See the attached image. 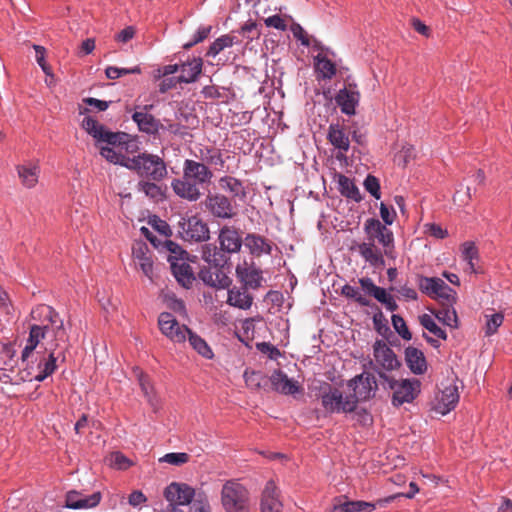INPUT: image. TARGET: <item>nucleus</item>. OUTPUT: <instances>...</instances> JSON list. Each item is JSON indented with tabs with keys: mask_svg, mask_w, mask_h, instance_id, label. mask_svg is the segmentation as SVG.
<instances>
[{
	"mask_svg": "<svg viewBox=\"0 0 512 512\" xmlns=\"http://www.w3.org/2000/svg\"><path fill=\"white\" fill-rule=\"evenodd\" d=\"M181 234L185 240L204 242L210 238V231L206 222L192 216L180 224Z\"/></svg>",
	"mask_w": 512,
	"mask_h": 512,
	"instance_id": "nucleus-16",
	"label": "nucleus"
},
{
	"mask_svg": "<svg viewBox=\"0 0 512 512\" xmlns=\"http://www.w3.org/2000/svg\"><path fill=\"white\" fill-rule=\"evenodd\" d=\"M265 24L268 27H273L278 30H286V23L279 15H273L265 19Z\"/></svg>",
	"mask_w": 512,
	"mask_h": 512,
	"instance_id": "nucleus-64",
	"label": "nucleus"
},
{
	"mask_svg": "<svg viewBox=\"0 0 512 512\" xmlns=\"http://www.w3.org/2000/svg\"><path fill=\"white\" fill-rule=\"evenodd\" d=\"M427 227V233L437 239H443L445 237H447L448 235V232L447 230L443 229L440 225L438 224H428L426 225Z\"/></svg>",
	"mask_w": 512,
	"mask_h": 512,
	"instance_id": "nucleus-63",
	"label": "nucleus"
},
{
	"mask_svg": "<svg viewBox=\"0 0 512 512\" xmlns=\"http://www.w3.org/2000/svg\"><path fill=\"white\" fill-rule=\"evenodd\" d=\"M315 70L323 79H331L336 74L335 64L322 54L315 57Z\"/></svg>",
	"mask_w": 512,
	"mask_h": 512,
	"instance_id": "nucleus-39",
	"label": "nucleus"
},
{
	"mask_svg": "<svg viewBox=\"0 0 512 512\" xmlns=\"http://www.w3.org/2000/svg\"><path fill=\"white\" fill-rule=\"evenodd\" d=\"M157 249L160 252L167 253V260L172 264V262H179L184 259H187L188 253L182 249L180 245L171 241L168 238L163 239L162 241H158Z\"/></svg>",
	"mask_w": 512,
	"mask_h": 512,
	"instance_id": "nucleus-31",
	"label": "nucleus"
},
{
	"mask_svg": "<svg viewBox=\"0 0 512 512\" xmlns=\"http://www.w3.org/2000/svg\"><path fill=\"white\" fill-rule=\"evenodd\" d=\"M158 325L162 334L173 343L185 342L190 331L186 325L180 324L175 316L169 312H163L159 315Z\"/></svg>",
	"mask_w": 512,
	"mask_h": 512,
	"instance_id": "nucleus-10",
	"label": "nucleus"
},
{
	"mask_svg": "<svg viewBox=\"0 0 512 512\" xmlns=\"http://www.w3.org/2000/svg\"><path fill=\"white\" fill-rule=\"evenodd\" d=\"M236 276L247 289H258L263 281L262 271L254 262L244 260L236 266Z\"/></svg>",
	"mask_w": 512,
	"mask_h": 512,
	"instance_id": "nucleus-15",
	"label": "nucleus"
},
{
	"mask_svg": "<svg viewBox=\"0 0 512 512\" xmlns=\"http://www.w3.org/2000/svg\"><path fill=\"white\" fill-rule=\"evenodd\" d=\"M195 157L198 159L197 161H200L207 166L219 165L220 167H223L225 163L220 150L213 147L206 146L199 148V154L195 153Z\"/></svg>",
	"mask_w": 512,
	"mask_h": 512,
	"instance_id": "nucleus-35",
	"label": "nucleus"
},
{
	"mask_svg": "<svg viewBox=\"0 0 512 512\" xmlns=\"http://www.w3.org/2000/svg\"><path fill=\"white\" fill-rule=\"evenodd\" d=\"M220 267L214 266L212 268H202L199 272V278L207 285L216 288L228 287L231 283L230 278L219 269Z\"/></svg>",
	"mask_w": 512,
	"mask_h": 512,
	"instance_id": "nucleus-24",
	"label": "nucleus"
},
{
	"mask_svg": "<svg viewBox=\"0 0 512 512\" xmlns=\"http://www.w3.org/2000/svg\"><path fill=\"white\" fill-rule=\"evenodd\" d=\"M135 33L136 30L133 26H127L115 36V40L118 42L127 43L135 36Z\"/></svg>",
	"mask_w": 512,
	"mask_h": 512,
	"instance_id": "nucleus-62",
	"label": "nucleus"
},
{
	"mask_svg": "<svg viewBox=\"0 0 512 512\" xmlns=\"http://www.w3.org/2000/svg\"><path fill=\"white\" fill-rule=\"evenodd\" d=\"M169 502L166 512H211L208 496L186 483L173 482L164 490Z\"/></svg>",
	"mask_w": 512,
	"mask_h": 512,
	"instance_id": "nucleus-3",
	"label": "nucleus"
},
{
	"mask_svg": "<svg viewBox=\"0 0 512 512\" xmlns=\"http://www.w3.org/2000/svg\"><path fill=\"white\" fill-rule=\"evenodd\" d=\"M212 27L211 26H202L200 27L197 32L194 34L193 40L184 44L183 48L188 50L192 48L194 45L204 41L209 34L211 33Z\"/></svg>",
	"mask_w": 512,
	"mask_h": 512,
	"instance_id": "nucleus-55",
	"label": "nucleus"
},
{
	"mask_svg": "<svg viewBox=\"0 0 512 512\" xmlns=\"http://www.w3.org/2000/svg\"><path fill=\"white\" fill-rule=\"evenodd\" d=\"M292 33L295 38H297L302 45L309 46L310 45V37L307 32L299 25L293 24L291 27Z\"/></svg>",
	"mask_w": 512,
	"mask_h": 512,
	"instance_id": "nucleus-59",
	"label": "nucleus"
},
{
	"mask_svg": "<svg viewBox=\"0 0 512 512\" xmlns=\"http://www.w3.org/2000/svg\"><path fill=\"white\" fill-rule=\"evenodd\" d=\"M140 161V154L137 156H134L132 158L127 157L123 154H121V160L117 164L126 167L129 170L135 171L137 173L138 166Z\"/></svg>",
	"mask_w": 512,
	"mask_h": 512,
	"instance_id": "nucleus-58",
	"label": "nucleus"
},
{
	"mask_svg": "<svg viewBox=\"0 0 512 512\" xmlns=\"http://www.w3.org/2000/svg\"><path fill=\"white\" fill-rule=\"evenodd\" d=\"M187 339L191 345V347L197 351L201 356L211 359L213 357V352L207 342L192 332L191 330L187 334Z\"/></svg>",
	"mask_w": 512,
	"mask_h": 512,
	"instance_id": "nucleus-43",
	"label": "nucleus"
},
{
	"mask_svg": "<svg viewBox=\"0 0 512 512\" xmlns=\"http://www.w3.org/2000/svg\"><path fill=\"white\" fill-rule=\"evenodd\" d=\"M392 325L396 332L405 340H410L412 334L407 328L406 322L400 315H392Z\"/></svg>",
	"mask_w": 512,
	"mask_h": 512,
	"instance_id": "nucleus-53",
	"label": "nucleus"
},
{
	"mask_svg": "<svg viewBox=\"0 0 512 512\" xmlns=\"http://www.w3.org/2000/svg\"><path fill=\"white\" fill-rule=\"evenodd\" d=\"M279 491L273 481H268L262 492L261 512H282Z\"/></svg>",
	"mask_w": 512,
	"mask_h": 512,
	"instance_id": "nucleus-21",
	"label": "nucleus"
},
{
	"mask_svg": "<svg viewBox=\"0 0 512 512\" xmlns=\"http://www.w3.org/2000/svg\"><path fill=\"white\" fill-rule=\"evenodd\" d=\"M436 318L450 327H457V314L454 309L445 308L435 313Z\"/></svg>",
	"mask_w": 512,
	"mask_h": 512,
	"instance_id": "nucleus-50",
	"label": "nucleus"
},
{
	"mask_svg": "<svg viewBox=\"0 0 512 512\" xmlns=\"http://www.w3.org/2000/svg\"><path fill=\"white\" fill-rule=\"evenodd\" d=\"M33 48L36 52V61L39 64V66L42 68L43 72L47 75L51 73V69L49 65H47L45 61V48L40 45H33Z\"/></svg>",
	"mask_w": 512,
	"mask_h": 512,
	"instance_id": "nucleus-56",
	"label": "nucleus"
},
{
	"mask_svg": "<svg viewBox=\"0 0 512 512\" xmlns=\"http://www.w3.org/2000/svg\"><path fill=\"white\" fill-rule=\"evenodd\" d=\"M213 176V171L206 164L186 159L183 163V176L174 178L171 188L179 198L196 202L203 194L200 189L209 186Z\"/></svg>",
	"mask_w": 512,
	"mask_h": 512,
	"instance_id": "nucleus-2",
	"label": "nucleus"
},
{
	"mask_svg": "<svg viewBox=\"0 0 512 512\" xmlns=\"http://www.w3.org/2000/svg\"><path fill=\"white\" fill-rule=\"evenodd\" d=\"M341 294L343 296H345L346 298L355 300L361 306H369L370 305L369 299H367L365 296H363L359 292L358 288L353 287L349 284H346L342 287Z\"/></svg>",
	"mask_w": 512,
	"mask_h": 512,
	"instance_id": "nucleus-48",
	"label": "nucleus"
},
{
	"mask_svg": "<svg viewBox=\"0 0 512 512\" xmlns=\"http://www.w3.org/2000/svg\"><path fill=\"white\" fill-rule=\"evenodd\" d=\"M238 42V39L236 36H233L231 34H225L217 38L209 47L206 56L208 57H215L217 56L221 51H223L226 48L232 47L235 43Z\"/></svg>",
	"mask_w": 512,
	"mask_h": 512,
	"instance_id": "nucleus-40",
	"label": "nucleus"
},
{
	"mask_svg": "<svg viewBox=\"0 0 512 512\" xmlns=\"http://www.w3.org/2000/svg\"><path fill=\"white\" fill-rule=\"evenodd\" d=\"M337 183L341 195L356 202H360L362 200L361 193L352 179L343 174H338Z\"/></svg>",
	"mask_w": 512,
	"mask_h": 512,
	"instance_id": "nucleus-34",
	"label": "nucleus"
},
{
	"mask_svg": "<svg viewBox=\"0 0 512 512\" xmlns=\"http://www.w3.org/2000/svg\"><path fill=\"white\" fill-rule=\"evenodd\" d=\"M152 180H140L137 184V190L142 192L148 198L159 201L164 197L162 188Z\"/></svg>",
	"mask_w": 512,
	"mask_h": 512,
	"instance_id": "nucleus-41",
	"label": "nucleus"
},
{
	"mask_svg": "<svg viewBox=\"0 0 512 512\" xmlns=\"http://www.w3.org/2000/svg\"><path fill=\"white\" fill-rule=\"evenodd\" d=\"M204 204L214 217L231 219L236 215L234 206L225 195L219 193L209 194L206 196Z\"/></svg>",
	"mask_w": 512,
	"mask_h": 512,
	"instance_id": "nucleus-14",
	"label": "nucleus"
},
{
	"mask_svg": "<svg viewBox=\"0 0 512 512\" xmlns=\"http://www.w3.org/2000/svg\"><path fill=\"white\" fill-rule=\"evenodd\" d=\"M364 188L368 191L374 198L380 199V183L378 178L373 175H368L364 180Z\"/></svg>",
	"mask_w": 512,
	"mask_h": 512,
	"instance_id": "nucleus-54",
	"label": "nucleus"
},
{
	"mask_svg": "<svg viewBox=\"0 0 512 512\" xmlns=\"http://www.w3.org/2000/svg\"><path fill=\"white\" fill-rule=\"evenodd\" d=\"M21 183L27 188H33L37 182L40 168L37 164L28 163L16 167Z\"/></svg>",
	"mask_w": 512,
	"mask_h": 512,
	"instance_id": "nucleus-32",
	"label": "nucleus"
},
{
	"mask_svg": "<svg viewBox=\"0 0 512 512\" xmlns=\"http://www.w3.org/2000/svg\"><path fill=\"white\" fill-rule=\"evenodd\" d=\"M83 129L97 141L106 142L109 145L121 146L126 144L128 134L107 131L102 124L92 117H85L82 121Z\"/></svg>",
	"mask_w": 512,
	"mask_h": 512,
	"instance_id": "nucleus-9",
	"label": "nucleus"
},
{
	"mask_svg": "<svg viewBox=\"0 0 512 512\" xmlns=\"http://www.w3.org/2000/svg\"><path fill=\"white\" fill-rule=\"evenodd\" d=\"M172 274L177 282L185 288H189L195 280L191 266L186 259L179 262H172L170 265Z\"/></svg>",
	"mask_w": 512,
	"mask_h": 512,
	"instance_id": "nucleus-29",
	"label": "nucleus"
},
{
	"mask_svg": "<svg viewBox=\"0 0 512 512\" xmlns=\"http://www.w3.org/2000/svg\"><path fill=\"white\" fill-rule=\"evenodd\" d=\"M486 330L485 334L487 336H491L496 333L497 329L502 325L504 320V315L501 312L495 313L490 317L486 315Z\"/></svg>",
	"mask_w": 512,
	"mask_h": 512,
	"instance_id": "nucleus-51",
	"label": "nucleus"
},
{
	"mask_svg": "<svg viewBox=\"0 0 512 512\" xmlns=\"http://www.w3.org/2000/svg\"><path fill=\"white\" fill-rule=\"evenodd\" d=\"M441 278L438 277H426V276H417V285L419 290L429 296L430 298H434L437 293V288L441 286L440 284Z\"/></svg>",
	"mask_w": 512,
	"mask_h": 512,
	"instance_id": "nucleus-42",
	"label": "nucleus"
},
{
	"mask_svg": "<svg viewBox=\"0 0 512 512\" xmlns=\"http://www.w3.org/2000/svg\"><path fill=\"white\" fill-rule=\"evenodd\" d=\"M203 62L201 58H193L181 65V75L177 77L179 83L195 82L202 72Z\"/></svg>",
	"mask_w": 512,
	"mask_h": 512,
	"instance_id": "nucleus-30",
	"label": "nucleus"
},
{
	"mask_svg": "<svg viewBox=\"0 0 512 512\" xmlns=\"http://www.w3.org/2000/svg\"><path fill=\"white\" fill-rule=\"evenodd\" d=\"M135 265L141 269L143 274L150 280L153 279V260L149 253L145 252L142 248L134 250Z\"/></svg>",
	"mask_w": 512,
	"mask_h": 512,
	"instance_id": "nucleus-38",
	"label": "nucleus"
},
{
	"mask_svg": "<svg viewBox=\"0 0 512 512\" xmlns=\"http://www.w3.org/2000/svg\"><path fill=\"white\" fill-rule=\"evenodd\" d=\"M190 459L189 454L184 452L179 453H167L162 458H160V462H166L168 464L174 465V466H180L185 463H187Z\"/></svg>",
	"mask_w": 512,
	"mask_h": 512,
	"instance_id": "nucleus-52",
	"label": "nucleus"
},
{
	"mask_svg": "<svg viewBox=\"0 0 512 512\" xmlns=\"http://www.w3.org/2000/svg\"><path fill=\"white\" fill-rule=\"evenodd\" d=\"M270 382L275 391L285 395H294L301 390L298 382L288 378L281 370H276L272 373Z\"/></svg>",
	"mask_w": 512,
	"mask_h": 512,
	"instance_id": "nucleus-22",
	"label": "nucleus"
},
{
	"mask_svg": "<svg viewBox=\"0 0 512 512\" xmlns=\"http://www.w3.org/2000/svg\"><path fill=\"white\" fill-rule=\"evenodd\" d=\"M373 355L377 366L392 371L400 367L394 351L382 340H377L373 345Z\"/></svg>",
	"mask_w": 512,
	"mask_h": 512,
	"instance_id": "nucleus-17",
	"label": "nucleus"
},
{
	"mask_svg": "<svg viewBox=\"0 0 512 512\" xmlns=\"http://www.w3.org/2000/svg\"><path fill=\"white\" fill-rule=\"evenodd\" d=\"M462 256L467 261L468 269L472 273L477 272L474 260L478 259V250L473 242H465L463 244Z\"/></svg>",
	"mask_w": 512,
	"mask_h": 512,
	"instance_id": "nucleus-46",
	"label": "nucleus"
},
{
	"mask_svg": "<svg viewBox=\"0 0 512 512\" xmlns=\"http://www.w3.org/2000/svg\"><path fill=\"white\" fill-rule=\"evenodd\" d=\"M244 378L247 386L249 387L259 388L261 385L260 380L262 379V376L258 372L245 371Z\"/></svg>",
	"mask_w": 512,
	"mask_h": 512,
	"instance_id": "nucleus-61",
	"label": "nucleus"
},
{
	"mask_svg": "<svg viewBox=\"0 0 512 512\" xmlns=\"http://www.w3.org/2000/svg\"><path fill=\"white\" fill-rule=\"evenodd\" d=\"M321 404L328 413H352L356 408V400L349 395L343 396L338 388L326 384L322 388Z\"/></svg>",
	"mask_w": 512,
	"mask_h": 512,
	"instance_id": "nucleus-7",
	"label": "nucleus"
},
{
	"mask_svg": "<svg viewBox=\"0 0 512 512\" xmlns=\"http://www.w3.org/2000/svg\"><path fill=\"white\" fill-rule=\"evenodd\" d=\"M364 231L368 235L370 242L378 240L385 248V254L389 255L390 249L393 248L394 237L390 229L383 225L378 219L369 218L365 221Z\"/></svg>",
	"mask_w": 512,
	"mask_h": 512,
	"instance_id": "nucleus-12",
	"label": "nucleus"
},
{
	"mask_svg": "<svg viewBox=\"0 0 512 512\" xmlns=\"http://www.w3.org/2000/svg\"><path fill=\"white\" fill-rule=\"evenodd\" d=\"M108 461L111 467L118 470H126L132 466V461L128 459L123 453L118 451L111 453Z\"/></svg>",
	"mask_w": 512,
	"mask_h": 512,
	"instance_id": "nucleus-49",
	"label": "nucleus"
},
{
	"mask_svg": "<svg viewBox=\"0 0 512 512\" xmlns=\"http://www.w3.org/2000/svg\"><path fill=\"white\" fill-rule=\"evenodd\" d=\"M349 386L352 387L354 392L349 396L356 400V404L359 401H365L373 397L378 387L375 377L370 373H362L356 376L349 382Z\"/></svg>",
	"mask_w": 512,
	"mask_h": 512,
	"instance_id": "nucleus-13",
	"label": "nucleus"
},
{
	"mask_svg": "<svg viewBox=\"0 0 512 512\" xmlns=\"http://www.w3.org/2000/svg\"><path fill=\"white\" fill-rule=\"evenodd\" d=\"M221 504L225 512H250V494L236 480H228L221 489Z\"/></svg>",
	"mask_w": 512,
	"mask_h": 512,
	"instance_id": "nucleus-5",
	"label": "nucleus"
},
{
	"mask_svg": "<svg viewBox=\"0 0 512 512\" xmlns=\"http://www.w3.org/2000/svg\"><path fill=\"white\" fill-rule=\"evenodd\" d=\"M419 319H420L421 325L425 329H427L429 332L434 334L436 337L443 339V340H445L447 338L446 332L436 324V322L430 315L423 314L422 316H420Z\"/></svg>",
	"mask_w": 512,
	"mask_h": 512,
	"instance_id": "nucleus-47",
	"label": "nucleus"
},
{
	"mask_svg": "<svg viewBox=\"0 0 512 512\" xmlns=\"http://www.w3.org/2000/svg\"><path fill=\"white\" fill-rule=\"evenodd\" d=\"M405 362L410 371L415 375H422L427 371L428 364L424 353L413 346L405 349Z\"/></svg>",
	"mask_w": 512,
	"mask_h": 512,
	"instance_id": "nucleus-23",
	"label": "nucleus"
},
{
	"mask_svg": "<svg viewBox=\"0 0 512 512\" xmlns=\"http://www.w3.org/2000/svg\"><path fill=\"white\" fill-rule=\"evenodd\" d=\"M100 154L107 161L113 164H117L121 160V153H118L113 148L107 146H103L100 148Z\"/></svg>",
	"mask_w": 512,
	"mask_h": 512,
	"instance_id": "nucleus-57",
	"label": "nucleus"
},
{
	"mask_svg": "<svg viewBox=\"0 0 512 512\" xmlns=\"http://www.w3.org/2000/svg\"><path fill=\"white\" fill-rule=\"evenodd\" d=\"M152 105H144L141 111H135L132 119L137 123L140 131L147 134H156L162 127V124L153 115L148 113Z\"/></svg>",
	"mask_w": 512,
	"mask_h": 512,
	"instance_id": "nucleus-20",
	"label": "nucleus"
},
{
	"mask_svg": "<svg viewBox=\"0 0 512 512\" xmlns=\"http://www.w3.org/2000/svg\"><path fill=\"white\" fill-rule=\"evenodd\" d=\"M327 138L336 149L346 153L350 147V140L345 129L339 124H330Z\"/></svg>",
	"mask_w": 512,
	"mask_h": 512,
	"instance_id": "nucleus-28",
	"label": "nucleus"
},
{
	"mask_svg": "<svg viewBox=\"0 0 512 512\" xmlns=\"http://www.w3.org/2000/svg\"><path fill=\"white\" fill-rule=\"evenodd\" d=\"M101 501V493L95 492L91 495H84L72 490L66 494V507L70 509H88L96 507Z\"/></svg>",
	"mask_w": 512,
	"mask_h": 512,
	"instance_id": "nucleus-19",
	"label": "nucleus"
},
{
	"mask_svg": "<svg viewBox=\"0 0 512 512\" xmlns=\"http://www.w3.org/2000/svg\"><path fill=\"white\" fill-rule=\"evenodd\" d=\"M134 374L137 377L144 397L147 399L148 403L154 409V411H156L159 408V399L154 391V387L150 381L149 376L139 368L134 369Z\"/></svg>",
	"mask_w": 512,
	"mask_h": 512,
	"instance_id": "nucleus-26",
	"label": "nucleus"
},
{
	"mask_svg": "<svg viewBox=\"0 0 512 512\" xmlns=\"http://www.w3.org/2000/svg\"><path fill=\"white\" fill-rule=\"evenodd\" d=\"M137 174L152 181H162L168 171L165 161L155 154L141 153Z\"/></svg>",
	"mask_w": 512,
	"mask_h": 512,
	"instance_id": "nucleus-8",
	"label": "nucleus"
},
{
	"mask_svg": "<svg viewBox=\"0 0 512 512\" xmlns=\"http://www.w3.org/2000/svg\"><path fill=\"white\" fill-rule=\"evenodd\" d=\"M219 247L206 244L202 247V258L205 262L216 267L227 264L228 255L238 253L244 243L240 231L234 226L224 225L218 233Z\"/></svg>",
	"mask_w": 512,
	"mask_h": 512,
	"instance_id": "nucleus-4",
	"label": "nucleus"
},
{
	"mask_svg": "<svg viewBox=\"0 0 512 512\" xmlns=\"http://www.w3.org/2000/svg\"><path fill=\"white\" fill-rule=\"evenodd\" d=\"M375 509V504L366 501H349L345 500L343 502L339 501L334 504L333 511L334 512H362L367 511L371 512Z\"/></svg>",
	"mask_w": 512,
	"mask_h": 512,
	"instance_id": "nucleus-36",
	"label": "nucleus"
},
{
	"mask_svg": "<svg viewBox=\"0 0 512 512\" xmlns=\"http://www.w3.org/2000/svg\"><path fill=\"white\" fill-rule=\"evenodd\" d=\"M219 185L223 190L230 192L234 197L245 196L244 187L241 181L234 177L224 176L220 178Z\"/></svg>",
	"mask_w": 512,
	"mask_h": 512,
	"instance_id": "nucleus-44",
	"label": "nucleus"
},
{
	"mask_svg": "<svg viewBox=\"0 0 512 512\" xmlns=\"http://www.w3.org/2000/svg\"><path fill=\"white\" fill-rule=\"evenodd\" d=\"M358 282L366 294L374 297L381 304L390 296L384 288L375 285L373 280L369 277L360 278Z\"/></svg>",
	"mask_w": 512,
	"mask_h": 512,
	"instance_id": "nucleus-37",
	"label": "nucleus"
},
{
	"mask_svg": "<svg viewBox=\"0 0 512 512\" xmlns=\"http://www.w3.org/2000/svg\"><path fill=\"white\" fill-rule=\"evenodd\" d=\"M30 316L34 323L29 326V335L21 353V360L28 361L38 347L42 348L41 351H37L36 365L31 366L26 375L29 381L42 382L57 370L59 362H65L69 335L63 319L49 305H37L32 309Z\"/></svg>",
	"mask_w": 512,
	"mask_h": 512,
	"instance_id": "nucleus-1",
	"label": "nucleus"
},
{
	"mask_svg": "<svg viewBox=\"0 0 512 512\" xmlns=\"http://www.w3.org/2000/svg\"><path fill=\"white\" fill-rule=\"evenodd\" d=\"M227 303L239 309L247 310L252 306L253 296L245 287H233L228 290Z\"/></svg>",
	"mask_w": 512,
	"mask_h": 512,
	"instance_id": "nucleus-25",
	"label": "nucleus"
},
{
	"mask_svg": "<svg viewBox=\"0 0 512 512\" xmlns=\"http://www.w3.org/2000/svg\"><path fill=\"white\" fill-rule=\"evenodd\" d=\"M244 245L256 257H260L262 254H271V244L260 235L254 233L247 234L244 238Z\"/></svg>",
	"mask_w": 512,
	"mask_h": 512,
	"instance_id": "nucleus-27",
	"label": "nucleus"
},
{
	"mask_svg": "<svg viewBox=\"0 0 512 512\" xmlns=\"http://www.w3.org/2000/svg\"><path fill=\"white\" fill-rule=\"evenodd\" d=\"M382 379L393 391L392 404L399 407L404 403H411L420 392V381L417 379H402L400 381L388 376L383 371H377Z\"/></svg>",
	"mask_w": 512,
	"mask_h": 512,
	"instance_id": "nucleus-6",
	"label": "nucleus"
},
{
	"mask_svg": "<svg viewBox=\"0 0 512 512\" xmlns=\"http://www.w3.org/2000/svg\"><path fill=\"white\" fill-rule=\"evenodd\" d=\"M380 216L384 221L385 225H391L396 217V212L393 208H389L386 204H380Z\"/></svg>",
	"mask_w": 512,
	"mask_h": 512,
	"instance_id": "nucleus-60",
	"label": "nucleus"
},
{
	"mask_svg": "<svg viewBox=\"0 0 512 512\" xmlns=\"http://www.w3.org/2000/svg\"><path fill=\"white\" fill-rule=\"evenodd\" d=\"M356 88L357 86L355 84H349L347 87L341 89L335 97L337 105L346 115L355 114V108L360 99V94Z\"/></svg>",
	"mask_w": 512,
	"mask_h": 512,
	"instance_id": "nucleus-18",
	"label": "nucleus"
},
{
	"mask_svg": "<svg viewBox=\"0 0 512 512\" xmlns=\"http://www.w3.org/2000/svg\"><path fill=\"white\" fill-rule=\"evenodd\" d=\"M459 401L458 386L454 380L441 383V389L436 397L434 410L442 415L453 410Z\"/></svg>",
	"mask_w": 512,
	"mask_h": 512,
	"instance_id": "nucleus-11",
	"label": "nucleus"
},
{
	"mask_svg": "<svg viewBox=\"0 0 512 512\" xmlns=\"http://www.w3.org/2000/svg\"><path fill=\"white\" fill-rule=\"evenodd\" d=\"M440 284L441 286L437 288V293L433 299L438 300L442 305L452 306L456 300V292L442 279L440 280Z\"/></svg>",
	"mask_w": 512,
	"mask_h": 512,
	"instance_id": "nucleus-45",
	"label": "nucleus"
},
{
	"mask_svg": "<svg viewBox=\"0 0 512 512\" xmlns=\"http://www.w3.org/2000/svg\"><path fill=\"white\" fill-rule=\"evenodd\" d=\"M357 250L370 265L379 266L384 264L382 253L373 242L361 243L358 245Z\"/></svg>",
	"mask_w": 512,
	"mask_h": 512,
	"instance_id": "nucleus-33",
	"label": "nucleus"
}]
</instances>
